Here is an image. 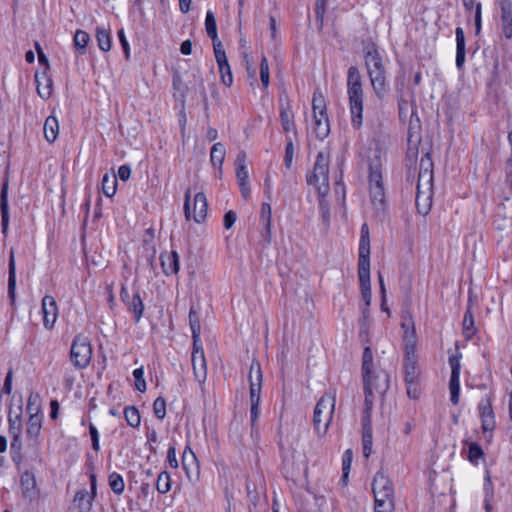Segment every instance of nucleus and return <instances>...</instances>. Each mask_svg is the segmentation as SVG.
Here are the masks:
<instances>
[{"label": "nucleus", "instance_id": "f257e3e1", "mask_svg": "<svg viewBox=\"0 0 512 512\" xmlns=\"http://www.w3.org/2000/svg\"><path fill=\"white\" fill-rule=\"evenodd\" d=\"M347 94L353 128L360 129L363 122L364 91L361 73L356 66H351L347 72Z\"/></svg>", "mask_w": 512, "mask_h": 512}, {"label": "nucleus", "instance_id": "f03ea898", "mask_svg": "<svg viewBox=\"0 0 512 512\" xmlns=\"http://www.w3.org/2000/svg\"><path fill=\"white\" fill-rule=\"evenodd\" d=\"M364 60L372 89L376 97L382 100L388 91V85L382 58L374 44L364 49Z\"/></svg>", "mask_w": 512, "mask_h": 512}, {"label": "nucleus", "instance_id": "7ed1b4c3", "mask_svg": "<svg viewBox=\"0 0 512 512\" xmlns=\"http://www.w3.org/2000/svg\"><path fill=\"white\" fill-rule=\"evenodd\" d=\"M403 370L407 386V395L411 399H417L420 395V371L415 355V338L413 332H409L405 337Z\"/></svg>", "mask_w": 512, "mask_h": 512}, {"label": "nucleus", "instance_id": "20e7f679", "mask_svg": "<svg viewBox=\"0 0 512 512\" xmlns=\"http://www.w3.org/2000/svg\"><path fill=\"white\" fill-rule=\"evenodd\" d=\"M369 190L374 206L381 207L385 200V189L382 178L381 151L376 149L373 156L369 157Z\"/></svg>", "mask_w": 512, "mask_h": 512}, {"label": "nucleus", "instance_id": "39448f33", "mask_svg": "<svg viewBox=\"0 0 512 512\" xmlns=\"http://www.w3.org/2000/svg\"><path fill=\"white\" fill-rule=\"evenodd\" d=\"M308 185L316 187L319 195H327L329 192V152L319 151L316 156L313 171L306 177Z\"/></svg>", "mask_w": 512, "mask_h": 512}, {"label": "nucleus", "instance_id": "423d86ee", "mask_svg": "<svg viewBox=\"0 0 512 512\" xmlns=\"http://www.w3.org/2000/svg\"><path fill=\"white\" fill-rule=\"evenodd\" d=\"M335 395L326 393L317 402L314 409L313 423L319 436L327 433L335 409Z\"/></svg>", "mask_w": 512, "mask_h": 512}, {"label": "nucleus", "instance_id": "0eeeda50", "mask_svg": "<svg viewBox=\"0 0 512 512\" xmlns=\"http://www.w3.org/2000/svg\"><path fill=\"white\" fill-rule=\"evenodd\" d=\"M433 171L425 169L419 172L417 193H416V207L419 214L425 216L429 213L432 206L433 196Z\"/></svg>", "mask_w": 512, "mask_h": 512}, {"label": "nucleus", "instance_id": "6e6552de", "mask_svg": "<svg viewBox=\"0 0 512 512\" xmlns=\"http://www.w3.org/2000/svg\"><path fill=\"white\" fill-rule=\"evenodd\" d=\"M263 375L260 363L253 359L249 369V384H250V402H251V423L254 426L259 417L260 395L262 388Z\"/></svg>", "mask_w": 512, "mask_h": 512}, {"label": "nucleus", "instance_id": "1a4fd4ad", "mask_svg": "<svg viewBox=\"0 0 512 512\" xmlns=\"http://www.w3.org/2000/svg\"><path fill=\"white\" fill-rule=\"evenodd\" d=\"M365 405L371 410L374 393L383 395L389 388V375L385 371L378 373L370 372L363 375Z\"/></svg>", "mask_w": 512, "mask_h": 512}, {"label": "nucleus", "instance_id": "9d476101", "mask_svg": "<svg viewBox=\"0 0 512 512\" xmlns=\"http://www.w3.org/2000/svg\"><path fill=\"white\" fill-rule=\"evenodd\" d=\"M92 358V347L88 337L75 336L70 350V360L77 369L86 368Z\"/></svg>", "mask_w": 512, "mask_h": 512}, {"label": "nucleus", "instance_id": "9b49d317", "mask_svg": "<svg viewBox=\"0 0 512 512\" xmlns=\"http://www.w3.org/2000/svg\"><path fill=\"white\" fill-rule=\"evenodd\" d=\"M190 198H191V190L190 188L185 192V201H184V215L187 221L191 218L197 223H201L205 220L207 215V199L204 193L199 192L194 196V209L193 214H191L190 210Z\"/></svg>", "mask_w": 512, "mask_h": 512}, {"label": "nucleus", "instance_id": "f8f14e48", "mask_svg": "<svg viewBox=\"0 0 512 512\" xmlns=\"http://www.w3.org/2000/svg\"><path fill=\"white\" fill-rule=\"evenodd\" d=\"M449 365L451 367V376L449 381L450 400L456 405L459 402L460 394V360L459 357L453 355L449 357Z\"/></svg>", "mask_w": 512, "mask_h": 512}, {"label": "nucleus", "instance_id": "ddd939ff", "mask_svg": "<svg viewBox=\"0 0 512 512\" xmlns=\"http://www.w3.org/2000/svg\"><path fill=\"white\" fill-rule=\"evenodd\" d=\"M217 47L218 48H216V50H214V54H215L216 62L219 67L221 81L225 86L230 87L233 83V76H232L230 65L228 63L226 52H225L223 46L217 45Z\"/></svg>", "mask_w": 512, "mask_h": 512}, {"label": "nucleus", "instance_id": "4468645a", "mask_svg": "<svg viewBox=\"0 0 512 512\" xmlns=\"http://www.w3.org/2000/svg\"><path fill=\"white\" fill-rule=\"evenodd\" d=\"M42 313L43 325L47 329H52L58 316V307L54 297L46 295L42 299Z\"/></svg>", "mask_w": 512, "mask_h": 512}, {"label": "nucleus", "instance_id": "2eb2a0df", "mask_svg": "<svg viewBox=\"0 0 512 512\" xmlns=\"http://www.w3.org/2000/svg\"><path fill=\"white\" fill-rule=\"evenodd\" d=\"M358 276L362 298L366 307L371 304L370 264L358 265Z\"/></svg>", "mask_w": 512, "mask_h": 512}, {"label": "nucleus", "instance_id": "dca6fc26", "mask_svg": "<svg viewBox=\"0 0 512 512\" xmlns=\"http://www.w3.org/2000/svg\"><path fill=\"white\" fill-rule=\"evenodd\" d=\"M501 30L506 39H512V3L510 0H500Z\"/></svg>", "mask_w": 512, "mask_h": 512}, {"label": "nucleus", "instance_id": "f3484780", "mask_svg": "<svg viewBox=\"0 0 512 512\" xmlns=\"http://www.w3.org/2000/svg\"><path fill=\"white\" fill-rule=\"evenodd\" d=\"M160 263L162 271L166 276L174 275L179 272V255L176 251L162 252L160 254Z\"/></svg>", "mask_w": 512, "mask_h": 512}, {"label": "nucleus", "instance_id": "a211bd4d", "mask_svg": "<svg viewBox=\"0 0 512 512\" xmlns=\"http://www.w3.org/2000/svg\"><path fill=\"white\" fill-rule=\"evenodd\" d=\"M366 264H370V237L368 225L365 223L361 227L358 265Z\"/></svg>", "mask_w": 512, "mask_h": 512}, {"label": "nucleus", "instance_id": "6ab92c4d", "mask_svg": "<svg viewBox=\"0 0 512 512\" xmlns=\"http://www.w3.org/2000/svg\"><path fill=\"white\" fill-rule=\"evenodd\" d=\"M1 226L4 236L8 233L9 227V204H8V181H5L0 194Z\"/></svg>", "mask_w": 512, "mask_h": 512}, {"label": "nucleus", "instance_id": "aec40b11", "mask_svg": "<svg viewBox=\"0 0 512 512\" xmlns=\"http://www.w3.org/2000/svg\"><path fill=\"white\" fill-rule=\"evenodd\" d=\"M22 494L25 498L32 500L38 494L35 475L30 471H25L20 478Z\"/></svg>", "mask_w": 512, "mask_h": 512}, {"label": "nucleus", "instance_id": "412c9836", "mask_svg": "<svg viewBox=\"0 0 512 512\" xmlns=\"http://www.w3.org/2000/svg\"><path fill=\"white\" fill-rule=\"evenodd\" d=\"M35 82L37 85L38 95L42 99H48L52 94V79L48 76L47 71L44 70L41 74L36 72Z\"/></svg>", "mask_w": 512, "mask_h": 512}, {"label": "nucleus", "instance_id": "4be33fe9", "mask_svg": "<svg viewBox=\"0 0 512 512\" xmlns=\"http://www.w3.org/2000/svg\"><path fill=\"white\" fill-rule=\"evenodd\" d=\"M8 295L13 305L16 299V264L13 248L10 250L8 264Z\"/></svg>", "mask_w": 512, "mask_h": 512}, {"label": "nucleus", "instance_id": "5701e85b", "mask_svg": "<svg viewBox=\"0 0 512 512\" xmlns=\"http://www.w3.org/2000/svg\"><path fill=\"white\" fill-rule=\"evenodd\" d=\"M192 366L195 379L203 384L207 377V365L204 354H192Z\"/></svg>", "mask_w": 512, "mask_h": 512}, {"label": "nucleus", "instance_id": "b1692460", "mask_svg": "<svg viewBox=\"0 0 512 512\" xmlns=\"http://www.w3.org/2000/svg\"><path fill=\"white\" fill-rule=\"evenodd\" d=\"M94 498L95 495L89 493L86 489H81L76 492L73 502L80 512H90Z\"/></svg>", "mask_w": 512, "mask_h": 512}, {"label": "nucleus", "instance_id": "393cba45", "mask_svg": "<svg viewBox=\"0 0 512 512\" xmlns=\"http://www.w3.org/2000/svg\"><path fill=\"white\" fill-rule=\"evenodd\" d=\"M456 66L461 69L465 63V35L461 27H457L456 31Z\"/></svg>", "mask_w": 512, "mask_h": 512}, {"label": "nucleus", "instance_id": "a878e982", "mask_svg": "<svg viewBox=\"0 0 512 512\" xmlns=\"http://www.w3.org/2000/svg\"><path fill=\"white\" fill-rule=\"evenodd\" d=\"M372 490L377 491V493L381 492H394L393 485L384 471H378L372 483Z\"/></svg>", "mask_w": 512, "mask_h": 512}, {"label": "nucleus", "instance_id": "bb28decb", "mask_svg": "<svg viewBox=\"0 0 512 512\" xmlns=\"http://www.w3.org/2000/svg\"><path fill=\"white\" fill-rule=\"evenodd\" d=\"M313 131L320 140L325 139L330 133V124L327 115L314 116Z\"/></svg>", "mask_w": 512, "mask_h": 512}, {"label": "nucleus", "instance_id": "cd10ccee", "mask_svg": "<svg viewBox=\"0 0 512 512\" xmlns=\"http://www.w3.org/2000/svg\"><path fill=\"white\" fill-rule=\"evenodd\" d=\"M205 28L213 42V49L216 50V48H218L217 45L223 46L218 39L216 19L212 11H207L206 13Z\"/></svg>", "mask_w": 512, "mask_h": 512}, {"label": "nucleus", "instance_id": "c85d7f7f", "mask_svg": "<svg viewBox=\"0 0 512 512\" xmlns=\"http://www.w3.org/2000/svg\"><path fill=\"white\" fill-rule=\"evenodd\" d=\"M280 121L283 130L286 133L293 131L296 132L295 124H294V114L290 109L289 105L285 106L281 104L280 106Z\"/></svg>", "mask_w": 512, "mask_h": 512}, {"label": "nucleus", "instance_id": "c756f323", "mask_svg": "<svg viewBox=\"0 0 512 512\" xmlns=\"http://www.w3.org/2000/svg\"><path fill=\"white\" fill-rule=\"evenodd\" d=\"M127 309L134 314L135 322L138 323L143 315L144 304L138 292H134L131 300L125 304Z\"/></svg>", "mask_w": 512, "mask_h": 512}, {"label": "nucleus", "instance_id": "7c9ffc66", "mask_svg": "<svg viewBox=\"0 0 512 512\" xmlns=\"http://www.w3.org/2000/svg\"><path fill=\"white\" fill-rule=\"evenodd\" d=\"M43 130L46 140L50 143L54 142L59 132V124L57 118L54 116L47 117L44 123Z\"/></svg>", "mask_w": 512, "mask_h": 512}, {"label": "nucleus", "instance_id": "2f4dec72", "mask_svg": "<svg viewBox=\"0 0 512 512\" xmlns=\"http://www.w3.org/2000/svg\"><path fill=\"white\" fill-rule=\"evenodd\" d=\"M236 177L238 180V183L240 182H247L248 179V170L246 167V153L244 151H241L238 153L236 157Z\"/></svg>", "mask_w": 512, "mask_h": 512}, {"label": "nucleus", "instance_id": "473e14b6", "mask_svg": "<svg viewBox=\"0 0 512 512\" xmlns=\"http://www.w3.org/2000/svg\"><path fill=\"white\" fill-rule=\"evenodd\" d=\"M226 149L222 143H215L210 151V160L213 166L221 169L225 159Z\"/></svg>", "mask_w": 512, "mask_h": 512}, {"label": "nucleus", "instance_id": "72a5a7b5", "mask_svg": "<svg viewBox=\"0 0 512 512\" xmlns=\"http://www.w3.org/2000/svg\"><path fill=\"white\" fill-rule=\"evenodd\" d=\"M96 39L100 50L107 52L111 49V37L106 28L99 26L96 28Z\"/></svg>", "mask_w": 512, "mask_h": 512}, {"label": "nucleus", "instance_id": "f704fd0d", "mask_svg": "<svg viewBox=\"0 0 512 512\" xmlns=\"http://www.w3.org/2000/svg\"><path fill=\"white\" fill-rule=\"evenodd\" d=\"M463 333L466 339L470 340L476 333L474 317L471 308L468 307L463 319Z\"/></svg>", "mask_w": 512, "mask_h": 512}, {"label": "nucleus", "instance_id": "c9c22d12", "mask_svg": "<svg viewBox=\"0 0 512 512\" xmlns=\"http://www.w3.org/2000/svg\"><path fill=\"white\" fill-rule=\"evenodd\" d=\"M124 417L129 426L136 428L140 425L141 417H140V413L136 407H134V406L125 407Z\"/></svg>", "mask_w": 512, "mask_h": 512}, {"label": "nucleus", "instance_id": "e433bc0d", "mask_svg": "<svg viewBox=\"0 0 512 512\" xmlns=\"http://www.w3.org/2000/svg\"><path fill=\"white\" fill-rule=\"evenodd\" d=\"M117 177L105 174L102 179V190L107 197H112L116 192Z\"/></svg>", "mask_w": 512, "mask_h": 512}, {"label": "nucleus", "instance_id": "4c0bfd02", "mask_svg": "<svg viewBox=\"0 0 512 512\" xmlns=\"http://www.w3.org/2000/svg\"><path fill=\"white\" fill-rule=\"evenodd\" d=\"M189 324L192 331V338H197L198 334H201V326L198 311L194 305H192L189 310Z\"/></svg>", "mask_w": 512, "mask_h": 512}, {"label": "nucleus", "instance_id": "58836bf2", "mask_svg": "<svg viewBox=\"0 0 512 512\" xmlns=\"http://www.w3.org/2000/svg\"><path fill=\"white\" fill-rule=\"evenodd\" d=\"M42 418L38 413L31 414L27 423V434L36 437L41 430Z\"/></svg>", "mask_w": 512, "mask_h": 512}, {"label": "nucleus", "instance_id": "ea45409f", "mask_svg": "<svg viewBox=\"0 0 512 512\" xmlns=\"http://www.w3.org/2000/svg\"><path fill=\"white\" fill-rule=\"evenodd\" d=\"M108 482H109V486H110L111 490L115 494L120 495L123 493L124 488H125V483L120 474H118L117 472L111 473L109 475Z\"/></svg>", "mask_w": 512, "mask_h": 512}, {"label": "nucleus", "instance_id": "a19ab883", "mask_svg": "<svg viewBox=\"0 0 512 512\" xmlns=\"http://www.w3.org/2000/svg\"><path fill=\"white\" fill-rule=\"evenodd\" d=\"M312 108L314 116L327 115L325 100L321 93H314Z\"/></svg>", "mask_w": 512, "mask_h": 512}, {"label": "nucleus", "instance_id": "79ce46f5", "mask_svg": "<svg viewBox=\"0 0 512 512\" xmlns=\"http://www.w3.org/2000/svg\"><path fill=\"white\" fill-rule=\"evenodd\" d=\"M156 489L159 493L165 494L171 489V478L166 471H162L156 481Z\"/></svg>", "mask_w": 512, "mask_h": 512}, {"label": "nucleus", "instance_id": "37998d69", "mask_svg": "<svg viewBox=\"0 0 512 512\" xmlns=\"http://www.w3.org/2000/svg\"><path fill=\"white\" fill-rule=\"evenodd\" d=\"M196 462H197V460H196L195 454L189 447H186L183 452V455H182V466H183L184 470L186 471L187 475H189V469L193 465L197 466Z\"/></svg>", "mask_w": 512, "mask_h": 512}, {"label": "nucleus", "instance_id": "c03bdc74", "mask_svg": "<svg viewBox=\"0 0 512 512\" xmlns=\"http://www.w3.org/2000/svg\"><path fill=\"white\" fill-rule=\"evenodd\" d=\"M260 79L263 87L266 89L270 83V75H269V64L266 56H262L260 62Z\"/></svg>", "mask_w": 512, "mask_h": 512}, {"label": "nucleus", "instance_id": "a18cd8bd", "mask_svg": "<svg viewBox=\"0 0 512 512\" xmlns=\"http://www.w3.org/2000/svg\"><path fill=\"white\" fill-rule=\"evenodd\" d=\"M373 431H362V446H363V455L365 458H368L372 453V444H373Z\"/></svg>", "mask_w": 512, "mask_h": 512}, {"label": "nucleus", "instance_id": "49530a36", "mask_svg": "<svg viewBox=\"0 0 512 512\" xmlns=\"http://www.w3.org/2000/svg\"><path fill=\"white\" fill-rule=\"evenodd\" d=\"M90 36L87 32L83 30H77L74 35V45L77 49L85 50L87 44L89 43Z\"/></svg>", "mask_w": 512, "mask_h": 512}, {"label": "nucleus", "instance_id": "de8ad7c7", "mask_svg": "<svg viewBox=\"0 0 512 512\" xmlns=\"http://www.w3.org/2000/svg\"><path fill=\"white\" fill-rule=\"evenodd\" d=\"M373 364V353L370 347H365L363 351V363H362V373L367 374L370 373L371 367Z\"/></svg>", "mask_w": 512, "mask_h": 512}, {"label": "nucleus", "instance_id": "09e8293b", "mask_svg": "<svg viewBox=\"0 0 512 512\" xmlns=\"http://www.w3.org/2000/svg\"><path fill=\"white\" fill-rule=\"evenodd\" d=\"M401 326H402V328L404 330L403 343L405 344V337H406V335L409 332H413V335H414V338H415V345H416L417 344V336H416V331H415V327H414V321H413L412 317L410 315L403 317V321L401 323Z\"/></svg>", "mask_w": 512, "mask_h": 512}, {"label": "nucleus", "instance_id": "8fccbe9b", "mask_svg": "<svg viewBox=\"0 0 512 512\" xmlns=\"http://www.w3.org/2000/svg\"><path fill=\"white\" fill-rule=\"evenodd\" d=\"M153 412L158 419L166 416V402L163 397H158L153 403Z\"/></svg>", "mask_w": 512, "mask_h": 512}, {"label": "nucleus", "instance_id": "3c124183", "mask_svg": "<svg viewBox=\"0 0 512 512\" xmlns=\"http://www.w3.org/2000/svg\"><path fill=\"white\" fill-rule=\"evenodd\" d=\"M133 376L135 378V388L140 392H144L146 390V382L144 380L143 368L140 367L135 369L133 371Z\"/></svg>", "mask_w": 512, "mask_h": 512}, {"label": "nucleus", "instance_id": "603ef678", "mask_svg": "<svg viewBox=\"0 0 512 512\" xmlns=\"http://www.w3.org/2000/svg\"><path fill=\"white\" fill-rule=\"evenodd\" d=\"M478 410L481 418L494 416L491 400L489 398L481 400V402L478 405Z\"/></svg>", "mask_w": 512, "mask_h": 512}, {"label": "nucleus", "instance_id": "864d4df0", "mask_svg": "<svg viewBox=\"0 0 512 512\" xmlns=\"http://www.w3.org/2000/svg\"><path fill=\"white\" fill-rule=\"evenodd\" d=\"M294 157V145L293 141L290 138H287V144L285 148V155H284V165L286 168H291L292 161Z\"/></svg>", "mask_w": 512, "mask_h": 512}, {"label": "nucleus", "instance_id": "5fc2aeb1", "mask_svg": "<svg viewBox=\"0 0 512 512\" xmlns=\"http://www.w3.org/2000/svg\"><path fill=\"white\" fill-rule=\"evenodd\" d=\"M483 450L477 443H471L468 450V459L472 463H477L478 459L483 456Z\"/></svg>", "mask_w": 512, "mask_h": 512}, {"label": "nucleus", "instance_id": "6e6d98bb", "mask_svg": "<svg viewBox=\"0 0 512 512\" xmlns=\"http://www.w3.org/2000/svg\"><path fill=\"white\" fill-rule=\"evenodd\" d=\"M9 431L13 435H18L21 430L22 422L20 414H16L14 417L11 412L9 413Z\"/></svg>", "mask_w": 512, "mask_h": 512}, {"label": "nucleus", "instance_id": "4d7b16f0", "mask_svg": "<svg viewBox=\"0 0 512 512\" xmlns=\"http://www.w3.org/2000/svg\"><path fill=\"white\" fill-rule=\"evenodd\" d=\"M375 505H383L386 502H394V492H381L373 491Z\"/></svg>", "mask_w": 512, "mask_h": 512}, {"label": "nucleus", "instance_id": "13d9d810", "mask_svg": "<svg viewBox=\"0 0 512 512\" xmlns=\"http://www.w3.org/2000/svg\"><path fill=\"white\" fill-rule=\"evenodd\" d=\"M325 196L326 195H319V211L323 219V222L328 223L330 219V211Z\"/></svg>", "mask_w": 512, "mask_h": 512}, {"label": "nucleus", "instance_id": "bf43d9fd", "mask_svg": "<svg viewBox=\"0 0 512 512\" xmlns=\"http://www.w3.org/2000/svg\"><path fill=\"white\" fill-rule=\"evenodd\" d=\"M414 116H415V112L412 111L411 116H410V121H409V127H408L409 141L415 134H418V132L420 130V120L417 116L414 119Z\"/></svg>", "mask_w": 512, "mask_h": 512}, {"label": "nucleus", "instance_id": "052dcab7", "mask_svg": "<svg viewBox=\"0 0 512 512\" xmlns=\"http://www.w3.org/2000/svg\"><path fill=\"white\" fill-rule=\"evenodd\" d=\"M261 221L264 228L271 226V206L268 203H263L261 206Z\"/></svg>", "mask_w": 512, "mask_h": 512}, {"label": "nucleus", "instance_id": "680f3d73", "mask_svg": "<svg viewBox=\"0 0 512 512\" xmlns=\"http://www.w3.org/2000/svg\"><path fill=\"white\" fill-rule=\"evenodd\" d=\"M352 461V451L350 449L346 450L342 459V470H343V480L346 481L348 478L350 466Z\"/></svg>", "mask_w": 512, "mask_h": 512}, {"label": "nucleus", "instance_id": "e2e57ef3", "mask_svg": "<svg viewBox=\"0 0 512 512\" xmlns=\"http://www.w3.org/2000/svg\"><path fill=\"white\" fill-rule=\"evenodd\" d=\"M89 433L91 436L92 448H93V450L98 452L100 450L99 433H98L97 428L93 424L89 425Z\"/></svg>", "mask_w": 512, "mask_h": 512}, {"label": "nucleus", "instance_id": "0e129e2a", "mask_svg": "<svg viewBox=\"0 0 512 512\" xmlns=\"http://www.w3.org/2000/svg\"><path fill=\"white\" fill-rule=\"evenodd\" d=\"M326 1L327 0H316L315 4V13L317 20L323 22L324 14L326 11Z\"/></svg>", "mask_w": 512, "mask_h": 512}, {"label": "nucleus", "instance_id": "69168bd1", "mask_svg": "<svg viewBox=\"0 0 512 512\" xmlns=\"http://www.w3.org/2000/svg\"><path fill=\"white\" fill-rule=\"evenodd\" d=\"M118 38H119V41H120L121 46L123 48V51H124V54H125V58L129 59V57H130V47H129V43H128L127 39H126V36H125V33H124L123 29H120L118 31Z\"/></svg>", "mask_w": 512, "mask_h": 512}, {"label": "nucleus", "instance_id": "338daca9", "mask_svg": "<svg viewBox=\"0 0 512 512\" xmlns=\"http://www.w3.org/2000/svg\"><path fill=\"white\" fill-rule=\"evenodd\" d=\"M237 219V215L234 211L230 210L225 213L223 224L226 229H230Z\"/></svg>", "mask_w": 512, "mask_h": 512}, {"label": "nucleus", "instance_id": "774afa93", "mask_svg": "<svg viewBox=\"0 0 512 512\" xmlns=\"http://www.w3.org/2000/svg\"><path fill=\"white\" fill-rule=\"evenodd\" d=\"M481 422H482V429L484 432H491L494 430V427H495L494 416L483 417V418H481Z\"/></svg>", "mask_w": 512, "mask_h": 512}]
</instances>
